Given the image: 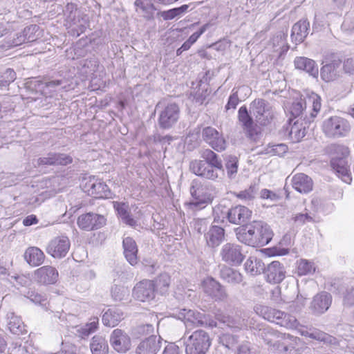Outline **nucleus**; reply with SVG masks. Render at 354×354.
<instances>
[{
  "instance_id": "obj_1",
  "label": "nucleus",
  "mask_w": 354,
  "mask_h": 354,
  "mask_svg": "<svg viewBox=\"0 0 354 354\" xmlns=\"http://www.w3.org/2000/svg\"><path fill=\"white\" fill-rule=\"evenodd\" d=\"M239 241L252 247H262L269 243L272 239V231L270 226L262 221H254L235 230Z\"/></svg>"
},
{
  "instance_id": "obj_2",
  "label": "nucleus",
  "mask_w": 354,
  "mask_h": 354,
  "mask_svg": "<svg viewBox=\"0 0 354 354\" xmlns=\"http://www.w3.org/2000/svg\"><path fill=\"white\" fill-rule=\"evenodd\" d=\"M308 103L312 104L313 107V111L310 113V116L307 117L306 115L304 119L298 118L288 130V137L292 142H300L306 136V129L309 127V124L313 121L321 109V97L317 94L312 93L308 97Z\"/></svg>"
},
{
  "instance_id": "obj_3",
  "label": "nucleus",
  "mask_w": 354,
  "mask_h": 354,
  "mask_svg": "<svg viewBox=\"0 0 354 354\" xmlns=\"http://www.w3.org/2000/svg\"><path fill=\"white\" fill-rule=\"evenodd\" d=\"M186 354H206L211 345L209 334L201 329L190 333L186 330L183 338Z\"/></svg>"
},
{
  "instance_id": "obj_4",
  "label": "nucleus",
  "mask_w": 354,
  "mask_h": 354,
  "mask_svg": "<svg viewBox=\"0 0 354 354\" xmlns=\"http://www.w3.org/2000/svg\"><path fill=\"white\" fill-rule=\"evenodd\" d=\"M322 129L327 138H339L346 137L349 134L351 125L346 119L334 115L323 121Z\"/></svg>"
},
{
  "instance_id": "obj_5",
  "label": "nucleus",
  "mask_w": 354,
  "mask_h": 354,
  "mask_svg": "<svg viewBox=\"0 0 354 354\" xmlns=\"http://www.w3.org/2000/svg\"><path fill=\"white\" fill-rule=\"evenodd\" d=\"M250 112L259 126L266 127L274 118V111L270 103L261 98L255 99L250 104Z\"/></svg>"
},
{
  "instance_id": "obj_6",
  "label": "nucleus",
  "mask_w": 354,
  "mask_h": 354,
  "mask_svg": "<svg viewBox=\"0 0 354 354\" xmlns=\"http://www.w3.org/2000/svg\"><path fill=\"white\" fill-rule=\"evenodd\" d=\"M178 319H181L189 331L192 327L209 326L212 328L216 326V322L209 320L208 317L203 313L193 310L182 309L178 314Z\"/></svg>"
},
{
  "instance_id": "obj_7",
  "label": "nucleus",
  "mask_w": 354,
  "mask_h": 354,
  "mask_svg": "<svg viewBox=\"0 0 354 354\" xmlns=\"http://www.w3.org/2000/svg\"><path fill=\"white\" fill-rule=\"evenodd\" d=\"M208 187L209 185L207 183H202L197 180L192 181L190 187V194L194 201L189 203L192 209L202 208V205L212 201V197L207 192Z\"/></svg>"
},
{
  "instance_id": "obj_8",
  "label": "nucleus",
  "mask_w": 354,
  "mask_h": 354,
  "mask_svg": "<svg viewBox=\"0 0 354 354\" xmlns=\"http://www.w3.org/2000/svg\"><path fill=\"white\" fill-rule=\"evenodd\" d=\"M238 120L247 137L251 140H256L261 133V127L250 115L245 106H242L239 108Z\"/></svg>"
},
{
  "instance_id": "obj_9",
  "label": "nucleus",
  "mask_w": 354,
  "mask_h": 354,
  "mask_svg": "<svg viewBox=\"0 0 354 354\" xmlns=\"http://www.w3.org/2000/svg\"><path fill=\"white\" fill-rule=\"evenodd\" d=\"M179 118L178 105L176 103H169L160 111L158 124L160 129H169L177 123Z\"/></svg>"
},
{
  "instance_id": "obj_10",
  "label": "nucleus",
  "mask_w": 354,
  "mask_h": 354,
  "mask_svg": "<svg viewBox=\"0 0 354 354\" xmlns=\"http://www.w3.org/2000/svg\"><path fill=\"white\" fill-rule=\"evenodd\" d=\"M203 292L215 301L225 300L228 295L225 288L213 277H207L201 283Z\"/></svg>"
},
{
  "instance_id": "obj_11",
  "label": "nucleus",
  "mask_w": 354,
  "mask_h": 354,
  "mask_svg": "<svg viewBox=\"0 0 354 354\" xmlns=\"http://www.w3.org/2000/svg\"><path fill=\"white\" fill-rule=\"evenodd\" d=\"M220 256L222 261L234 266H239L245 258L241 246L230 243L223 245Z\"/></svg>"
},
{
  "instance_id": "obj_12",
  "label": "nucleus",
  "mask_w": 354,
  "mask_h": 354,
  "mask_svg": "<svg viewBox=\"0 0 354 354\" xmlns=\"http://www.w3.org/2000/svg\"><path fill=\"white\" fill-rule=\"evenodd\" d=\"M202 138L206 143L217 151H223L227 147V142L223 133L212 127L203 129Z\"/></svg>"
},
{
  "instance_id": "obj_13",
  "label": "nucleus",
  "mask_w": 354,
  "mask_h": 354,
  "mask_svg": "<svg viewBox=\"0 0 354 354\" xmlns=\"http://www.w3.org/2000/svg\"><path fill=\"white\" fill-rule=\"evenodd\" d=\"M84 188L89 195L97 198H107L111 196V190L106 183L95 176H90Z\"/></svg>"
},
{
  "instance_id": "obj_14",
  "label": "nucleus",
  "mask_w": 354,
  "mask_h": 354,
  "mask_svg": "<svg viewBox=\"0 0 354 354\" xmlns=\"http://www.w3.org/2000/svg\"><path fill=\"white\" fill-rule=\"evenodd\" d=\"M190 171L196 176L207 180H216L218 178V169L209 165L207 162L200 160H194L189 164Z\"/></svg>"
},
{
  "instance_id": "obj_15",
  "label": "nucleus",
  "mask_w": 354,
  "mask_h": 354,
  "mask_svg": "<svg viewBox=\"0 0 354 354\" xmlns=\"http://www.w3.org/2000/svg\"><path fill=\"white\" fill-rule=\"evenodd\" d=\"M155 295L153 282L147 279L137 283L132 291L133 298L142 302L153 300Z\"/></svg>"
},
{
  "instance_id": "obj_16",
  "label": "nucleus",
  "mask_w": 354,
  "mask_h": 354,
  "mask_svg": "<svg viewBox=\"0 0 354 354\" xmlns=\"http://www.w3.org/2000/svg\"><path fill=\"white\" fill-rule=\"evenodd\" d=\"M71 243L66 236H60L52 239L46 248V252L54 258L64 257L70 248Z\"/></svg>"
},
{
  "instance_id": "obj_17",
  "label": "nucleus",
  "mask_w": 354,
  "mask_h": 354,
  "mask_svg": "<svg viewBox=\"0 0 354 354\" xmlns=\"http://www.w3.org/2000/svg\"><path fill=\"white\" fill-rule=\"evenodd\" d=\"M106 223L104 216L93 212L80 215L77 218V225L80 228L91 231L102 227Z\"/></svg>"
},
{
  "instance_id": "obj_18",
  "label": "nucleus",
  "mask_w": 354,
  "mask_h": 354,
  "mask_svg": "<svg viewBox=\"0 0 354 354\" xmlns=\"http://www.w3.org/2000/svg\"><path fill=\"white\" fill-rule=\"evenodd\" d=\"M267 282L270 283H279L286 277V269L283 263L274 261L265 267L263 272Z\"/></svg>"
},
{
  "instance_id": "obj_19",
  "label": "nucleus",
  "mask_w": 354,
  "mask_h": 354,
  "mask_svg": "<svg viewBox=\"0 0 354 354\" xmlns=\"http://www.w3.org/2000/svg\"><path fill=\"white\" fill-rule=\"evenodd\" d=\"M332 304V296L327 292H322L314 296L310 302L309 309L312 314L316 316L326 313Z\"/></svg>"
},
{
  "instance_id": "obj_20",
  "label": "nucleus",
  "mask_w": 354,
  "mask_h": 354,
  "mask_svg": "<svg viewBox=\"0 0 354 354\" xmlns=\"http://www.w3.org/2000/svg\"><path fill=\"white\" fill-rule=\"evenodd\" d=\"M59 278L57 269L50 266H44L34 271L35 281L41 285L55 284Z\"/></svg>"
},
{
  "instance_id": "obj_21",
  "label": "nucleus",
  "mask_w": 354,
  "mask_h": 354,
  "mask_svg": "<svg viewBox=\"0 0 354 354\" xmlns=\"http://www.w3.org/2000/svg\"><path fill=\"white\" fill-rule=\"evenodd\" d=\"M109 341L113 349L118 353H126L131 348V339L121 329H115L110 335Z\"/></svg>"
},
{
  "instance_id": "obj_22",
  "label": "nucleus",
  "mask_w": 354,
  "mask_h": 354,
  "mask_svg": "<svg viewBox=\"0 0 354 354\" xmlns=\"http://www.w3.org/2000/svg\"><path fill=\"white\" fill-rule=\"evenodd\" d=\"M342 64V61L337 58L324 64L320 69L322 80L326 82H330L337 80L341 75Z\"/></svg>"
},
{
  "instance_id": "obj_23",
  "label": "nucleus",
  "mask_w": 354,
  "mask_h": 354,
  "mask_svg": "<svg viewBox=\"0 0 354 354\" xmlns=\"http://www.w3.org/2000/svg\"><path fill=\"white\" fill-rule=\"evenodd\" d=\"M252 215V211L243 205H237L227 210L223 218H227L232 224L241 225L248 221Z\"/></svg>"
},
{
  "instance_id": "obj_24",
  "label": "nucleus",
  "mask_w": 354,
  "mask_h": 354,
  "mask_svg": "<svg viewBox=\"0 0 354 354\" xmlns=\"http://www.w3.org/2000/svg\"><path fill=\"white\" fill-rule=\"evenodd\" d=\"M161 346L160 337L151 335L138 344L136 348V354H157Z\"/></svg>"
},
{
  "instance_id": "obj_25",
  "label": "nucleus",
  "mask_w": 354,
  "mask_h": 354,
  "mask_svg": "<svg viewBox=\"0 0 354 354\" xmlns=\"http://www.w3.org/2000/svg\"><path fill=\"white\" fill-rule=\"evenodd\" d=\"M73 158L65 153H48L46 156L37 159V163L40 165H66L71 163Z\"/></svg>"
},
{
  "instance_id": "obj_26",
  "label": "nucleus",
  "mask_w": 354,
  "mask_h": 354,
  "mask_svg": "<svg viewBox=\"0 0 354 354\" xmlns=\"http://www.w3.org/2000/svg\"><path fill=\"white\" fill-rule=\"evenodd\" d=\"M330 165L344 183H351L352 178L346 158H332Z\"/></svg>"
},
{
  "instance_id": "obj_27",
  "label": "nucleus",
  "mask_w": 354,
  "mask_h": 354,
  "mask_svg": "<svg viewBox=\"0 0 354 354\" xmlns=\"http://www.w3.org/2000/svg\"><path fill=\"white\" fill-rule=\"evenodd\" d=\"M310 30V23L306 19H301L295 23L291 31V39L295 44L302 43Z\"/></svg>"
},
{
  "instance_id": "obj_28",
  "label": "nucleus",
  "mask_w": 354,
  "mask_h": 354,
  "mask_svg": "<svg viewBox=\"0 0 354 354\" xmlns=\"http://www.w3.org/2000/svg\"><path fill=\"white\" fill-rule=\"evenodd\" d=\"M293 188L299 193L306 194L312 191L313 182L311 178L305 174L299 173L292 179Z\"/></svg>"
},
{
  "instance_id": "obj_29",
  "label": "nucleus",
  "mask_w": 354,
  "mask_h": 354,
  "mask_svg": "<svg viewBox=\"0 0 354 354\" xmlns=\"http://www.w3.org/2000/svg\"><path fill=\"white\" fill-rule=\"evenodd\" d=\"M294 64L296 68L306 71L313 77H318L319 69L314 60L305 57H297L295 59Z\"/></svg>"
},
{
  "instance_id": "obj_30",
  "label": "nucleus",
  "mask_w": 354,
  "mask_h": 354,
  "mask_svg": "<svg viewBox=\"0 0 354 354\" xmlns=\"http://www.w3.org/2000/svg\"><path fill=\"white\" fill-rule=\"evenodd\" d=\"M207 244L212 248L217 247L223 241L225 230L223 227L216 225L212 226L205 234Z\"/></svg>"
},
{
  "instance_id": "obj_31",
  "label": "nucleus",
  "mask_w": 354,
  "mask_h": 354,
  "mask_svg": "<svg viewBox=\"0 0 354 354\" xmlns=\"http://www.w3.org/2000/svg\"><path fill=\"white\" fill-rule=\"evenodd\" d=\"M122 245L126 259L131 266L136 265L138 263V248L135 241L131 237H126Z\"/></svg>"
},
{
  "instance_id": "obj_32",
  "label": "nucleus",
  "mask_w": 354,
  "mask_h": 354,
  "mask_svg": "<svg viewBox=\"0 0 354 354\" xmlns=\"http://www.w3.org/2000/svg\"><path fill=\"white\" fill-rule=\"evenodd\" d=\"M24 259L30 266L36 267L44 263L45 254L37 247H29L25 251Z\"/></svg>"
},
{
  "instance_id": "obj_33",
  "label": "nucleus",
  "mask_w": 354,
  "mask_h": 354,
  "mask_svg": "<svg viewBox=\"0 0 354 354\" xmlns=\"http://www.w3.org/2000/svg\"><path fill=\"white\" fill-rule=\"evenodd\" d=\"M75 19L69 25L70 30L68 32L72 36L77 37L86 30L88 25L89 18L87 15L80 12Z\"/></svg>"
},
{
  "instance_id": "obj_34",
  "label": "nucleus",
  "mask_w": 354,
  "mask_h": 354,
  "mask_svg": "<svg viewBox=\"0 0 354 354\" xmlns=\"http://www.w3.org/2000/svg\"><path fill=\"white\" fill-rule=\"evenodd\" d=\"M75 19L69 25L70 30L68 32L72 36L77 37L86 30L88 25L89 18L87 15L80 12Z\"/></svg>"
},
{
  "instance_id": "obj_35",
  "label": "nucleus",
  "mask_w": 354,
  "mask_h": 354,
  "mask_svg": "<svg viewBox=\"0 0 354 354\" xmlns=\"http://www.w3.org/2000/svg\"><path fill=\"white\" fill-rule=\"evenodd\" d=\"M152 0H136L134 5L136 12L147 20L153 19L154 11L158 10L151 2Z\"/></svg>"
},
{
  "instance_id": "obj_36",
  "label": "nucleus",
  "mask_w": 354,
  "mask_h": 354,
  "mask_svg": "<svg viewBox=\"0 0 354 354\" xmlns=\"http://www.w3.org/2000/svg\"><path fill=\"white\" fill-rule=\"evenodd\" d=\"M221 278L230 284H239L243 281L242 274L233 268L223 266L220 270Z\"/></svg>"
},
{
  "instance_id": "obj_37",
  "label": "nucleus",
  "mask_w": 354,
  "mask_h": 354,
  "mask_svg": "<svg viewBox=\"0 0 354 354\" xmlns=\"http://www.w3.org/2000/svg\"><path fill=\"white\" fill-rule=\"evenodd\" d=\"M274 317L272 322H275L277 324L286 328H295L297 326L296 318L283 311L275 309Z\"/></svg>"
},
{
  "instance_id": "obj_38",
  "label": "nucleus",
  "mask_w": 354,
  "mask_h": 354,
  "mask_svg": "<svg viewBox=\"0 0 354 354\" xmlns=\"http://www.w3.org/2000/svg\"><path fill=\"white\" fill-rule=\"evenodd\" d=\"M124 319V314L118 308L109 309L102 316V322L105 326L114 327Z\"/></svg>"
},
{
  "instance_id": "obj_39",
  "label": "nucleus",
  "mask_w": 354,
  "mask_h": 354,
  "mask_svg": "<svg viewBox=\"0 0 354 354\" xmlns=\"http://www.w3.org/2000/svg\"><path fill=\"white\" fill-rule=\"evenodd\" d=\"M245 270L252 275H257L264 272L265 264L261 259L254 257H249L245 263Z\"/></svg>"
},
{
  "instance_id": "obj_40",
  "label": "nucleus",
  "mask_w": 354,
  "mask_h": 354,
  "mask_svg": "<svg viewBox=\"0 0 354 354\" xmlns=\"http://www.w3.org/2000/svg\"><path fill=\"white\" fill-rule=\"evenodd\" d=\"M6 317L8 319V327L12 333L20 335L26 331L25 326L21 319L18 316H16L14 313H8Z\"/></svg>"
},
{
  "instance_id": "obj_41",
  "label": "nucleus",
  "mask_w": 354,
  "mask_h": 354,
  "mask_svg": "<svg viewBox=\"0 0 354 354\" xmlns=\"http://www.w3.org/2000/svg\"><path fill=\"white\" fill-rule=\"evenodd\" d=\"M93 354H108L109 346L105 338L100 335H95L90 344Z\"/></svg>"
},
{
  "instance_id": "obj_42",
  "label": "nucleus",
  "mask_w": 354,
  "mask_h": 354,
  "mask_svg": "<svg viewBox=\"0 0 354 354\" xmlns=\"http://www.w3.org/2000/svg\"><path fill=\"white\" fill-rule=\"evenodd\" d=\"M202 160L207 162L209 165L218 169L219 171H223V166L222 160L219 158L218 156L211 149H207L201 152Z\"/></svg>"
},
{
  "instance_id": "obj_43",
  "label": "nucleus",
  "mask_w": 354,
  "mask_h": 354,
  "mask_svg": "<svg viewBox=\"0 0 354 354\" xmlns=\"http://www.w3.org/2000/svg\"><path fill=\"white\" fill-rule=\"evenodd\" d=\"M152 281L154 284L155 292L157 291L162 295L168 292L170 285V277L168 274L162 273Z\"/></svg>"
},
{
  "instance_id": "obj_44",
  "label": "nucleus",
  "mask_w": 354,
  "mask_h": 354,
  "mask_svg": "<svg viewBox=\"0 0 354 354\" xmlns=\"http://www.w3.org/2000/svg\"><path fill=\"white\" fill-rule=\"evenodd\" d=\"M188 5H183L178 8H174L165 11H160L157 13V16L161 17L164 20H171L175 17H180L187 12Z\"/></svg>"
},
{
  "instance_id": "obj_45",
  "label": "nucleus",
  "mask_w": 354,
  "mask_h": 354,
  "mask_svg": "<svg viewBox=\"0 0 354 354\" xmlns=\"http://www.w3.org/2000/svg\"><path fill=\"white\" fill-rule=\"evenodd\" d=\"M326 151L333 156V158H347L350 153L349 148L339 144H330L326 148Z\"/></svg>"
},
{
  "instance_id": "obj_46",
  "label": "nucleus",
  "mask_w": 354,
  "mask_h": 354,
  "mask_svg": "<svg viewBox=\"0 0 354 354\" xmlns=\"http://www.w3.org/2000/svg\"><path fill=\"white\" fill-rule=\"evenodd\" d=\"M307 102L305 99L300 97L296 101L293 102L290 107V113L295 118H301L304 111L306 108Z\"/></svg>"
},
{
  "instance_id": "obj_47",
  "label": "nucleus",
  "mask_w": 354,
  "mask_h": 354,
  "mask_svg": "<svg viewBox=\"0 0 354 354\" xmlns=\"http://www.w3.org/2000/svg\"><path fill=\"white\" fill-rule=\"evenodd\" d=\"M16 73L12 68H7L0 73V88H6L16 79Z\"/></svg>"
},
{
  "instance_id": "obj_48",
  "label": "nucleus",
  "mask_w": 354,
  "mask_h": 354,
  "mask_svg": "<svg viewBox=\"0 0 354 354\" xmlns=\"http://www.w3.org/2000/svg\"><path fill=\"white\" fill-rule=\"evenodd\" d=\"M97 325L98 318H91V322L89 323L86 324L84 326H82L80 329L77 330L79 336L81 337L82 338H85L88 337L97 330Z\"/></svg>"
},
{
  "instance_id": "obj_49",
  "label": "nucleus",
  "mask_w": 354,
  "mask_h": 354,
  "mask_svg": "<svg viewBox=\"0 0 354 354\" xmlns=\"http://www.w3.org/2000/svg\"><path fill=\"white\" fill-rule=\"evenodd\" d=\"M129 295V290L127 287L115 285L111 288V296L115 301L127 300Z\"/></svg>"
},
{
  "instance_id": "obj_50",
  "label": "nucleus",
  "mask_w": 354,
  "mask_h": 354,
  "mask_svg": "<svg viewBox=\"0 0 354 354\" xmlns=\"http://www.w3.org/2000/svg\"><path fill=\"white\" fill-rule=\"evenodd\" d=\"M238 158L236 156H229L225 163L227 176L233 179L235 178L238 171Z\"/></svg>"
},
{
  "instance_id": "obj_51",
  "label": "nucleus",
  "mask_w": 354,
  "mask_h": 354,
  "mask_svg": "<svg viewBox=\"0 0 354 354\" xmlns=\"http://www.w3.org/2000/svg\"><path fill=\"white\" fill-rule=\"evenodd\" d=\"M64 12L66 16V21L69 25L76 20V17H77L78 15L81 12L74 3H68Z\"/></svg>"
},
{
  "instance_id": "obj_52",
  "label": "nucleus",
  "mask_w": 354,
  "mask_h": 354,
  "mask_svg": "<svg viewBox=\"0 0 354 354\" xmlns=\"http://www.w3.org/2000/svg\"><path fill=\"white\" fill-rule=\"evenodd\" d=\"M315 272L313 263L305 259H301L298 262L297 272L299 275H306Z\"/></svg>"
},
{
  "instance_id": "obj_53",
  "label": "nucleus",
  "mask_w": 354,
  "mask_h": 354,
  "mask_svg": "<svg viewBox=\"0 0 354 354\" xmlns=\"http://www.w3.org/2000/svg\"><path fill=\"white\" fill-rule=\"evenodd\" d=\"M154 328L152 324H140L133 328L132 334L136 337H140L142 335H147L153 332Z\"/></svg>"
},
{
  "instance_id": "obj_54",
  "label": "nucleus",
  "mask_w": 354,
  "mask_h": 354,
  "mask_svg": "<svg viewBox=\"0 0 354 354\" xmlns=\"http://www.w3.org/2000/svg\"><path fill=\"white\" fill-rule=\"evenodd\" d=\"M274 310V308L266 306H257L254 307V310L257 314L270 322L273 321Z\"/></svg>"
},
{
  "instance_id": "obj_55",
  "label": "nucleus",
  "mask_w": 354,
  "mask_h": 354,
  "mask_svg": "<svg viewBox=\"0 0 354 354\" xmlns=\"http://www.w3.org/2000/svg\"><path fill=\"white\" fill-rule=\"evenodd\" d=\"M39 29V27L36 24L30 25L24 29L27 42H32L37 39L38 35H37L36 33Z\"/></svg>"
},
{
  "instance_id": "obj_56",
  "label": "nucleus",
  "mask_w": 354,
  "mask_h": 354,
  "mask_svg": "<svg viewBox=\"0 0 354 354\" xmlns=\"http://www.w3.org/2000/svg\"><path fill=\"white\" fill-rule=\"evenodd\" d=\"M257 190L258 189L255 185H251L248 189L241 191L237 194V197L246 201H252L254 198Z\"/></svg>"
},
{
  "instance_id": "obj_57",
  "label": "nucleus",
  "mask_w": 354,
  "mask_h": 354,
  "mask_svg": "<svg viewBox=\"0 0 354 354\" xmlns=\"http://www.w3.org/2000/svg\"><path fill=\"white\" fill-rule=\"evenodd\" d=\"M26 297L35 304H44L43 303L46 301L45 295L39 293L35 290H28Z\"/></svg>"
},
{
  "instance_id": "obj_58",
  "label": "nucleus",
  "mask_w": 354,
  "mask_h": 354,
  "mask_svg": "<svg viewBox=\"0 0 354 354\" xmlns=\"http://www.w3.org/2000/svg\"><path fill=\"white\" fill-rule=\"evenodd\" d=\"M294 221L299 225H303L307 223H313L315 221L312 215L308 213H299L293 218Z\"/></svg>"
},
{
  "instance_id": "obj_59",
  "label": "nucleus",
  "mask_w": 354,
  "mask_h": 354,
  "mask_svg": "<svg viewBox=\"0 0 354 354\" xmlns=\"http://www.w3.org/2000/svg\"><path fill=\"white\" fill-rule=\"evenodd\" d=\"M222 344L227 348H233L238 343V338L235 335L225 334L221 338Z\"/></svg>"
},
{
  "instance_id": "obj_60",
  "label": "nucleus",
  "mask_w": 354,
  "mask_h": 354,
  "mask_svg": "<svg viewBox=\"0 0 354 354\" xmlns=\"http://www.w3.org/2000/svg\"><path fill=\"white\" fill-rule=\"evenodd\" d=\"M342 65L345 73L354 75V57L345 59Z\"/></svg>"
},
{
  "instance_id": "obj_61",
  "label": "nucleus",
  "mask_w": 354,
  "mask_h": 354,
  "mask_svg": "<svg viewBox=\"0 0 354 354\" xmlns=\"http://www.w3.org/2000/svg\"><path fill=\"white\" fill-rule=\"evenodd\" d=\"M344 305L346 307L354 306V287L347 289L344 297Z\"/></svg>"
},
{
  "instance_id": "obj_62",
  "label": "nucleus",
  "mask_w": 354,
  "mask_h": 354,
  "mask_svg": "<svg viewBox=\"0 0 354 354\" xmlns=\"http://www.w3.org/2000/svg\"><path fill=\"white\" fill-rule=\"evenodd\" d=\"M209 24H204L198 31H196L194 32L187 40V42L189 43V44L192 46L193 44H194L197 39L200 37V36L203 34L206 30L209 28Z\"/></svg>"
},
{
  "instance_id": "obj_63",
  "label": "nucleus",
  "mask_w": 354,
  "mask_h": 354,
  "mask_svg": "<svg viewBox=\"0 0 354 354\" xmlns=\"http://www.w3.org/2000/svg\"><path fill=\"white\" fill-rule=\"evenodd\" d=\"M288 150V147L285 144H278L270 147L269 153H272L274 156H281Z\"/></svg>"
},
{
  "instance_id": "obj_64",
  "label": "nucleus",
  "mask_w": 354,
  "mask_h": 354,
  "mask_svg": "<svg viewBox=\"0 0 354 354\" xmlns=\"http://www.w3.org/2000/svg\"><path fill=\"white\" fill-rule=\"evenodd\" d=\"M239 102V99L238 96L237 92H234L229 97L228 102L225 105L226 110H229L230 109H235L236 108L237 104Z\"/></svg>"
}]
</instances>
